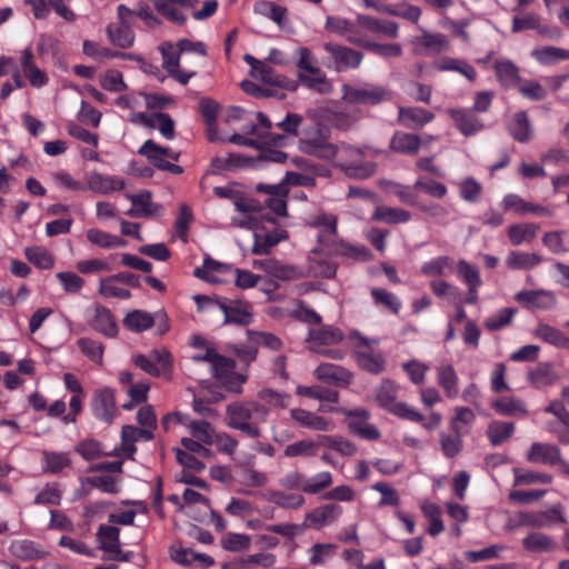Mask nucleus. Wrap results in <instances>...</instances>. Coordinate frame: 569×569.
<instances>
[{
    "label": "nucleus",
    "mask_w": 569,
    "mask_h": 569,
    "mask_svg": "<svg viewBox=\"0 0 569 569\" xmlns=\"http://www.w3.org/2000/svg\"><path fill=\"white\" fill-rule=\"evenodd\" d=\"M435 119V114L421 107H398V124L411 129L419 130Z\"/></svg>",
    "instance_id": "nucleus-22"
},
{
    "label": "nucleus",
    "mask_w": 569,
    "mask_h": 569,
    "mask_svg": "<svg viewBox=\"0 0 569 569\" xmlns=\"http://www.w3.org/2000/svg\"><path fill=\"white\" fill-rule=\"evenodd\" d=\"M296 393L301 397L319 400L321 402L337 403L339 401V392L322 386H298Z\"/></svg>",
    "instance_id": "nucleus-51"
},
{
    "label": "nucleus",
    "mask_w": 569,
    "mask_h": 569,
    "mask_svg": "<svg viewBox=\"0 0 569 569\" xmlns=\"http://www.w3.org/2000/svg\"><path fill=\"white\" fill-rule=\"evenodd\" d=\"M542 262V257L535 252L511 250L508 252L505 263L512 270H531Z\"/></svg>",
    "instance_id": "nucleus-41"
},
{
    "label": "nucleus",
    "mask_w": 569,
    "mask_h": 569,
    "mask_svg": "<svg viewBox=\"0 0 569 569\" xmlns=\"http://www.w3.org/2000/svg\"><path fill=\"white\" fill-rule=\"evenodd\" d=\"M437 382L448 399H456L459 395V377L451 363L437 367Z\"/></svg>",
    "instance_id": "nucleus-32"
},
{
    "label": "nucleus",
    "mask_w": 569,
    "mask_h": 569,
    "mask_svg": "<svg viewBox=\"0 0 569 569\" xmlns=\"http://www.w3.org/2000/svg\"><path fill=\"white\" fill-rule=\"evenodd\" d=\"M343 415L351 419L348 422V429L351 433L366 440H378L380 438L381 433L378 428L368 422L370 413L367 409L346 410Z\"/></svg>",
    "instance_id": "nucleus-19"
},
{
    "label": "nucleus",
    "mask_w": 569,
    "mask_h": 569,
    "mask_svg": "<svg viewBox=\"0 0 569 569\" xmlns=\"http://www.w3.org/2000/svg\"><path fill=\"white\" fill-rule=\"evenodd\" d=\"M372 219L389 224L406 223L411 219V213L401 208L378 207Z\"/></svg>",
    "instance_id": "nucleus-58"
},
{
    "label": "nucleus",
    "mask_w": 569,
    "mask_h": 569,
    "mask_svg": "<svg viewBox=\"0 0 569 569\" xmlns=\"http://www.w3.org/2000/svg\"><path fill=\"white\" fill-rule=\"evenodd\" d=\"M496 413L503 417L525 418L528 416L527 403L515 396H500L491 402Z\"/></svg>",
    "instance_id": "nucleus-30"
},
{
    "label": "nucleus",
    "mask_w": 569,
    "mask_h": 569,
    "mask_svg": "<svg viewBox=\"0 0 569 569\" xmlns=\"http://www.w3.org/2000/svg\"><path fill=\"white\" fill-rule=\"evenodd\" d=\"M310 226L318 229V244L312 250L313 257L310 260L315 263L312 270L316 274L332 278L336 274L337 267L329 261L317 259L318 254L326 257L345 256L352 259L368 260L370 251L365 246H351L340 241L337 237V218L332 214L321 213L310 221Z\"/></svg>",
    "instance_id": "nucleus-1"
},
{
    "label": "nucleus",
    "mask_w": 569,
    "mask_h": 569,
    "mask_svg": "<svg viewBox=\"0 0 569 569\" xmlns=\"http://www.w3.org/2000/svg\"><path fill=\"white\" fill-rule=\"evenodd\" d=\"M109 40L120 48H130L133 44L134 36L128 23L119 22L109 24L107 28Z\"/></svg>",
    "instance_id": "nucleus-55"
},
{
    "label": "nucleus",
    "mask_w": 569,
    "mask_h": 569,
    "mask_svg": "<svg viewBox=\"0 0 569 569\" xmlns=\"http://www.w3.org/2000/svg\"><path fill=\"white\" fill-rule=\"evenodd\" d=\"M253 268L263 270L270 277L279 280H293L301 277V271L288 264H282L278 260L272 258L260 259L253 261Z\"/></svg>",
    "instance_id": "nucleus-28"
},
{
    "label": "nucleus",
    "mask_w": 569,
    "mask_h": 569,
    "mask_svg": "<svg viewBox=\"0 0 569 569\" xmlns=\"http://www.w3.org/2000/svg\"><path fill=\"white\" fill-rule=\"evenodd\" d=\"M84 188L94 193L109 194L124 189L126 182L118 176L102 174L98 171L88 172L84 177Z\"/></svg>",
    "instance_id": "nucleus-21"
},
{
    "label": "nucleus",
    "mask_w": 569,
    "mask_h": 569,
    "mask_svg": "<svg viewBox=\"0 0 569 569\" xmlns=\"http://www.w3.org/2000/svg\"><path fill=\"white\" fill-rule=\"evenodd\" d=\"M258 398L260 400V403L266 406L269 409V411L273 408L284 409L289 407L291 401L290 395L269 388L260 390L258 392Z\"/></svg>",
    "instance_id": "nucleus-62"
},
{
    "label": "nucleus",
    "mask_w": 569,
    "mask_h": 569,
    "mask_svg": "<svg viewBox=\"0 0 569 569\" xmlns=\"http://www.w3.org/2000/svg\"><path fill=\"white\" fill-rule=\"evenodd\" d=\"M416 50L420 53L435 56L448 51L450 43L447 37L442 33H432L423 31L421 36L413 40Z\"/></svg>",
    "instance_id": "nucleus-29"
},
{
    "label": "nucleus",
    "mask_w": 569,
    "mask_h": 569,
    "mask_svg": "<svg viewBox=\"0 0 569 569\" xmlns=\"http://www.w3.org/2000/svg\"><path fill=\"white\" fill-rule=\"evenodd\" d=\"M529 381L536 388L552 386L560 380V375L550 362H541L528 375Z\"/></svg>",
    "instance_id": "nucleus-43"
},
{
    "label": "nucleus",
    "mask_w": 569,
    "mask_h": 569,
    "mask_svg": "<svg viewBox=\"0 0 569 569\" xmlns=\"http://www.w3.org/2000/svg\"><path fill=\"white\" fill-rule=\"evenodd\" d=\"M298 80L306 88L319 93H328L331 91V84L321 69H318V72H299Z\"/></svg>",
    "instance_id": "nucleus-57"
},
{
    "label": "nucleus",
    "mask_w": 569,
    "mask_h": 569,
    "mask_svg": "<svg viewBox=\"0 0 569 569\" xmlns=\"http://www.w3.org/2000/svg\"><path fill=\"white\" fill-rule=\"evenodd\" d=\"M243 131L248 134L254 136V140H258L260 148L262 146L284 147L287 144V137L279 133H272L259 130L257 124H247L243 127Z\"/></svg>",
    "instance_id": "nucleus-60"
},
{
    "label": "nucleus",
    "mask_w": 569,
    "mask_h": 569,
    "mask_svg": "<svg viewBox=\"0 0 569 569\" xmlns=\"http://www.w3.org/2000/svg\"><path fill=\"white\" fill-rule=\"evenodd\" d=\"M161 423L166 430H169L172 423L184 426L192 438L203 442L204 445L213 443V436L216 431L213 427L204 420H193L187 415L172 412L164 416Z\"/></svg>",
    "instance_id": "nucleus-11"
},
{
    "label": "nucleus",
    "mask_w": 569,
    "mask_h": 569,
    "mask_svg": "<svg viewBox=\"0 0 569 569\" xmlns=\"http://www.w3.org/2000/svg\"><path fill=\"white\" fill-rule=\"evenodd\" d=\"M517 519L519 526H527L538 529L568 525L566 508L560 502H557L543 510L519 511Z\"/></svg>",
    "instance_id": "nucleus-7"
},
{
    "label": "nucleus",
    "mask_w": 569,
    "mask_h": 569,
    "mask_svg": "<svg viewBox=\"0 0 569 569\" xmlns=\"http://www.w3.org/2000/svg\"><path fill=\"white\" fill-rule=\"evenodd\" d=\"M229 271H231L229 264L213 260L209 254H206L202 266L196 268L193 274L206 282L219 283L222 281L219 276Z\"/></svg>",
    "instance_id": "nucleus-35"
},
{
    "label": "nucleus",
    "mask_w": 569,
    "mask_h": 569,
    "mask_svg": "<svg viewBox=\"0 0 569 569\" xmlns=\"http://www.w3.org/2000/svg\"><path fill=\"white\" fill-rule=\"evenodd\" d=\"M24 256L34 267L49 270L54 267L53 256L43 247H27Z\"/></svg>",
    "instance_id": "nucleus-63"
},
{
    "label": "nucleus",
    "mask_w": 569,
    "mask_h": 569,
    "mask_svg": "<svg viewBox=\"0 0 569 569\" xmlns=\"http://www.w3.org/2000/svg\"><path fill=\"white\" fill-rule=\"evenodd\" d=\"M252 77L272 87L283 88L287 90H296L297 88V84L293 81L277 74L273 68L264 61H262L259 67L256 68V72L252 74Z\"/></svg>",
    "instance_id": "nucleus-42"
},
{
    "label": "nucleus",
    "mask_w": 569,
    "mask_h": 569,
    "mask_svg": "<svg viewBox=\"0 0 569 569\" xmlns=\"http://www.w3.org/2000/svg\"><path fill=\"white\" fill-rule=\"evenodd\" d=\"M91 410L96 419L110 425L118 412L113 390L108 387L97 389L92 395Z\"/></svg>",
    "instance_id": "nucleus-16"
},
{
    "label": "nucleus",
    "mask_w": 569,
    "mask_h": 569,
    "mask_svg": "<svg viewBox=\"0 0 569 569\" xmlns=\"http://www.w3.org/2000/svg\"><path fill=\"white\" fill-rule=\"evenodd\" d=\"M509 132L519 142H526L531 136V126L529 118L525 111H519L513 114L509 123Z\"/></svg>",
    "instance_id": "nucleus-59"
},
{
    "label": "nucleus",
    "mask_w": 569,
    "mask_h": 569,
    "mask_svg": "<svg viewBox=\"0 0 569 569\" xmlns=\"http://www.w3.org/2000/svg\"><path fill=\"white\" fill-rule=\"evenodd\" d=\"M526 459L531 463L555 466L562 457L559 447L547 442H533L527 451Z\"/></svg>",
    "instance_id": "nucleus-26"
},
{
    "label": "nucleus",
    "mask_w": 569,
    "mask_h": 569,
    "mask_svg": "<svg viewBox=\"0 0 569 569\" xmlns=\"http://www.w3.org/2000/svg\"><path fill=\"white\" fill-rule=\"evenodd\" d=\"M226 416L229 428L239 430L250 438H259L261 429L257 423L251 422V419L266 421L269 409L259 401L233 402L227 406Z\"/></svg>",
    "instance_id": "nucleus-2"
},
{
    "label": "nucleus",
    "mask_w": 569,
    "mask_h": 569,
    "mask_svg": "<svg viewBox=\"0 0 569 569\" xmlns=\"http://www.w3.org/2000/svg\"><path fill=\"white\" fill-rule=\"evenodd\" d=\"M447 112L465 137L475 136L485 128L482 120L471 109H449Z\"/></svg>",
    "instance_id": "nucleus-23"
},
{
    "label": "nucleus",
    "mask_w": 569,
    "mask_h": 569,
    "mask_svg": "<svg viewBox=\"0 0 569 569\" xmlns=\"http://www.w3.org/2000/svg\"><path fill=\"white\" fill-rule=\"evenodd\" d=\"M253 237H254V242L252 246V253L267 254L280 241L287 239L288 233L284 230L274 229L264 234L254 233Z\"/></svg>",
    "instance_id": "nucleus-46"
},
{
    "label": "nucleus",
    "mask_w": 569,
    "mask_h": 569,
    "mask_svg": "<svg viewBox=\"0 0 569 569\" xmlns=\"http://www.w3.org/2000/svg\"><path fill=\"white\" fill-rule=\"evenodd\" d=\"M313 375L318 380L327 383H332L339 387H346L350 385L352 375L350 371L333 363H321L319 365Z\"/></svg>",
    "instance_id": "nucleus-31"
},
{
    "label": "nucleus",
    "mask_w": 569,
    "mask_h": 569,
    "mask_svg": "<svg viewBox=\"0 0 569 569\" xmlns=\"http://www.w3.org/2000/svg\"><path fill=\"white\" fill-rule=\"evenodd\" d=\"M522 547L530 552H551L556 550V541L540 531H532L522 539Z\"/></svg>",
    "instance_id": "nucleus-48"
},
{
    "label": "nucleus",
    "mask_w": 569,
    "mask_h": 569,
    "mask_svg": "<svg viewBox=\"0 0 569 569\" xmlns=\"http://www.w3.org/2000/svg\"><path fill=\"white\" fill-rule=\"evenodd\" d=\"M342 99L348 103L376 106L390 100L391 93L386 87L373 83L343 84Z\"/></svg>",
    "instance_id": "nucleus-9"
},
{
    "label": "nucleus",
    "mask_w": 569,
    "mask_h": 569,
    "mask_svg": "<svg viewBox=\"0 0 569 569\" xmlns=\"http://www.w3.org/2000/svg\"><path fill=\"white\" fill-rule=\"evenodd\" d=\"M516 300L528 309H542L548 310L556 306L557 298L552 291L538 289V290H521L516 293Z\"/></svg>",
    "instance_id": "nucleus-25"
},
{
    "label": "nucleus",
    "mask_w": 569,
    "mask_h": 569,
    "mask_svg": "<svg viewBox=\"0 0 569 569\" xmlns=\"http://www.w3.org/2000/svg\"><path fill=\"white\" fill-rule=\"evenodd\" d=\"M323 49L332 60L328 67H333L338 72L358 68L363 58L360 51L331 42H326Z\"/></svg>",
    "instance_id": "nucleus-17"
},
{
    "label": "nucleus",
    "mask_w": 569,
    "mask_h": 569,
    "mask_svg": "<svg viewBox=\"0 0 569 569\" xmlns=\"http://www.w3.org/2000/svg\"><path fill=\"white\" fill-rule=\"evenodd\" d=\"M531 56L541 64L549 66L569 60V50L557 47H542L532 50Z\"/></svg>",
    "instance_id": "nucleus-61"
},
{
    "label": "nucleus",
    "mask_w": 569,
    "mask_h": 569,
    "mask_svg": "<svg viewBox=\"0 0 569 569\" xmlns=\"http://www.w3.org/2000/svg\"><path fill=\"white\" fill-rule=\"evenodd\" d=\"M363 151L348 144L335 146L333 158L336 167L340 168L347 176L357 179H365L373 174L376 164L372 162L362 163L360 160Z\"/></svg>",
    "instance_id": "nucleus-5"
},
{
    "label": "nucleus",
    "mask_w": 569,
    "mask_h": 569,
    "mask_svg": "<svg viewBox=\"0 0 569 569\" xmlns=\"http://www.w3.org/2000/svg\"><path fill=\"white\" fill-rule=\"evenodd\" d=\"M515 432V423L493 420L488 425L487 437L492 446H499Z\"/></svg>",
    "instance_id": "nucleus-56"
},
{
    "label": "nucleus",
    "mask_w": 569,
    "mask_h": 569,
    "mask_svg": "<svg viewBox=\"0 0 569 569\" xmlns=\"http://www.w3.org/2000/svg\"><path fill=\"white\" fill-rule=\"evenodd\" d=\"M217 359L212 361L211 372L221 383L230 385L229 388L236 392H240V386L246 381V377L242 375L234 373V361L217 355Z\"/></svg>",
    "instance_id": "nucleus-20"
},
{
    "label": "nucleus",
    "mask_w": 569,
    "mask_h": 569,
    "mask_svg": "<svg viewBox=\"0 0 569 569\" xmlns=\"http://www.w3.org/2000/svg\"><path fill=\"white\" fill-rule=\"evenodd\" d=\"M133 363L146 373L159 377L171 370V355L166 349H153L149 355H134Z\"/></svg>",
    "instance_id": "nucleus-13"
},
{
    "label": "nucleus",
    "mask_w": 569,
    "mask_h": 569,
    "mask_svg": "<svg viewBox=\"0 0 569 569\" xmlns=\"http://www.w3.org/2000/svg\"><path fill=\"white\" fill-rule=\"evenodd\" d=\"M127 198L132 204L127 212V214L131 217H152L161 209L159 204H154L151 201V193L149 191H141L137 194H127Z\"/></svg>",
    "instance_id": "nucleus-37"
},
{
    "label": "nucleus",
    "mask_w": 569,
    "mask_h": 569,
    "mask_svg": "<svg viewBox=\"0 0 569 569\" xmlns=\"http://www.w3.org/2000/svg\"><path fill=\"white\" fill-rule=\"evenodd\" d=\"M289 416L298 428L318 432H330L335 429V423L331 419L303 408H291Z\"/></svg>",
    "instance_id": "nucleus-18"
},
{
    "label": "nucleus",
    "mask_w": 569,
    "mask_h": 569,
    "mask_svg": "<svg viewBox=\"0 0 569 569\" xmlns=\"http://www.w3.org/2000/svg\"><path fill=\"white\" fill-rule=\"evenodd\" d=\"M197 309L210 316L221 315L223 325H249L252 321L251 306L243 301L226 298L212 299L207 296H194Z\"/></svg>",
    "instance_id": "nucleus-3"
},
{
    "label": "nucleus",
    "mask_w": 569,
    "mask_h": 569,
    "mask_svg": "<svg viewBox=\"0 0 569 569\" xmlns=\"http://www.w3.org/2000/svg\"><path fill=\"white\" fill-rule=\"evenodd\" d=\"M123 325L131 331L141 332L154 325V317L147 311L136 309L126 315Z\"/></svg>",
    "instance_id": "nucleus-54"
},
{
    "label": "nucleus",
    "mask_w": 569,
    "mask_h": 569,
    "mask_svg": "<svg viewBox=\"0 0 569 569\" xmlns=\"http://www.w3.org/2000/svg\"><path fill=\"white\" fill-rule=\"evenodd\" d=\"M341 513L342 508L337 503L322 505L306 515L305 523L307 527L321 529L337 521Z\"/></svg>",
    "instance_id": "nucleus-27"
},
{
    "label": "nucleus",
    "mask_w": 569,
    "mask_h": 569,
    "mask_svg": "<svg viewBox=\"0 0 569 569\" xmlns=\"http://www.w3.org/2000/svg\"><path fill=\"white\" fill-rule=\"evenodd\" d=\"M359 31L362 37V47H367L369 36H385L392 39L398 38L399 26L391 20H381L368 14H359Z\"/></svg>",
    "instance_id": "nucleus-15"
},
{
    "label": "nucleus",
    "mask_w": 569,
    "mask_h": 569,
    "mask_svg": "<svg viewBox=\"0 0 569 569\" xmlns=\"http://www.w3.org/2000/svg\"><path fill=\"white\" fill-rule=\"evenodd\" d=\"M545 412L551 413L562 423L563 429H557L549 426V429L557 433L559 441L569 445V411L565 408L563 402L559 400L551 401L545 409Z\"/></svg>",
    "instance_id": "nucleus-44"
},
{
    "label": "nucleus",
    "mask_w": 569,
    "mask_h": 569,
    "mask_svg": "<svg viewBox=\"0 0 569 569\" xmlns=\"http://www.w3.org/2000/svg\"><path fill=\"white\" fill-rule=\"evenodd\" d=\"M320 445H322L321 440L301 439L286 446L283 456L287 458H312L318 455Z\"/></svg>",
    "instance_id": "nucleus-47"
},
{
    "label": "nucleus",
    "mask_w": 569,
    "mask_h": 569,
    "mask_svg": "<svg viewBox=\"0 0 569 569\" xmlns=\"http://www.w3.org/2000/svg\"><path fill=\"white\" fill-rule=\"evenodd\" d=\"M421 146L419 136L403 131H396L390 139L389 147L392 151L402 154H416Z\"/></svg>",
    "instance_id": "nucleus-40"
},
{
    "label": "nucleus",
    "mask_w": 569,
    "mask_h": 569,
    "mask_svg": "<svg viewBox=\"0 0 569 569\" xmlns=\"http://www.w3.org/2000/svg\"><path fill=\"white\" fill-rule=\"evenodd\" d=\"M539 229V224L532 222L515 223L508 227L507 234L512 246L529 244L536 239Z\"/></svg>",
    "instance_id": "nucleus-45"
},
{
    "label": "nucleus",
    "mask_w": 569,
    "mask_h": 569,
    "mask_svg": "<svg viewBox=\"0 0 569 569\" xmlns=\"http://www.w3.org/2000/svg\"><path fill=\"white\" fill-rule=\"evenodd\" d=\"M439 442L442 455L448 459L457 457L463 449L462 433L460 432L452 435L440 432Z\"/></svg>",
    "instance_id": "nucleus-64"
},
{
    "label": "nucleus",
    "mask_w": 569,
    "mask_h": 569,
    "mask_svg": "<svg viewBox=\"0 0 569 569\" xmlns=\"http://www.w3.org/2000/svg\"><path fill=\"white\" fill-rule=\"evenodd\" d=\"M86 236L88 241L102 249L122 248L127 244L122 238L96 228L87 230Z\"/></svg>",
    "instance_id": "nucleus-50"
},
{
    "label": "nucleus",
    "mask_w": 569,
    "mask_h": 569,
    "mask_svg": "<svg viewBox=\"0 0 569 569\" xmlns=\"http://www.w3.org/2000/svg\"><path fill=\"white\" fill-rule=\"evenodd\" d=\"M352 343V357L358 367L369 373L380 375L386 370V356L376 351L380 340L378 338H367L358 331L349 335Z\"/></svg>",
    "instance_id": "nucleus-4"
},
{
    "label": "nucleus",
    "mask_w": 569,
    "mask_h": 569,
    "mask_svg": "<svg viewBox=\"0 0 569 569\" xmlns=\"http://www.w3.org/2000/svg\"><path fill=\"white\" fill-rule=\"evenodd\" d=\"M139 154L146 157L156 168L173 174L182 173V167L171 163L168 159L178 161L180 152L170 148L157 144L153 140H147L138 150Z\"/></svg>",
    "instance_id": "nucleus-10"
},
{
    "label": "nucleus",
    "mask_w": 569,
    "mask_h": 569,
    "mask_svg": "<svg viewBox=\"0 0 569 569\" xmlns=\"http://www.w3.org/2000/svg\"><path fill=\"white\" fill-rule=\"evenodd\" d=\"M493 68L497 79L503 88L515 87L519 82V70L510 60H498Z\"/></svg>",
    "instance_id": "nucleus-52"
},
{
    "label": "nucleus",
    "mask_w": 569,
    "mask_h": 569,
    "mask_svg": "<svg viewBox=\"0 0 569 569\" xmlns=\"http://www.w3.org/2000/svg\"><path fill=\"white\" fill-rule=\"evenodd\" d=\"M21 66L24 76L30 81L31 86L41 88L49 81L44 71L38 68L33 61V52L31 47H27L21 54Z\"/></svg>",
    "instance_id": "nucleus-39"
},
{
    "label": "nucleus",
    "mask_w": 569,
    "mask_h": 569,
    "mask_svg": "<svg viewBox=\"0 0 569 569\" xmlns=\"http://www.w3.org/2000/svg\"><path fill=\"white\" fill-rule=\"evenodd\" d=\"M99 547L108 556L107 559L114 561H130L132 551L123 552L120 547V530L113 526H100L97 532Z\"/></svg>",
    "instance_id": "nucleus-14"
},
{
    "label": "nucleus",
    "mask_w": 569,
    "mask_h": 569,
    "mask_svg": "<svg viewBox=\"0 0 569 569\" xmlns=\"http://www.w3.org/2000/svg\"><path fill=\"white\" fill-rule=\"evenodd\" d=\"M343 339L342 332L333 327H322L320 329H312L308 333L307 341L310 350L317 353L326 355L333 359H342L343 353L338 350H325L322 347L337 345Z\"/></svg>",
    "instance_id": "nucleus-12"
},
{
    "label": "nucleus",
    "mask_w": 569,
    "mask_h": 569,
    "mask_svg": "<svg viewBox=\"0 0 569 569\" xmlns=\"http://www.w3.org/2000/svg\"><path fill=\"white\" fill-rule=\"evenodd\" d=\"M359 14L355 20H348L341 17H328L326 29L353 44H362V37L359 31Z\"/></svg>",
    "instance_id": "nucleus-24"
},
{
    "label": "nucleus",
    "mask_w": 569,
    "mask_h": 569,
    "mask_svg": "<svg viewBox=\"0 0 569 569\" xmlns=\"http://www.w3.org/2000/svg\"><path fill=\"white\" fill-rule=\"evenodd\" d=\"M91 327L106 337L113 338L118 333V325L110 309L101 305L94 307Z\"/></svg>",
    "instance_id": "nucleus-33"
},
{
    "label": "nucleus",
    "mask_w": 569,
    "mask_h": 569,
    "mask_svg": "<svg viewBox=\"0 0 569 569\" xmlns=\"http://www.w3.org/2000/svg\"><path fill=\"white\" fill-rule=\"evenodd\" d=\"M433 68L440 72H458L459 74L463 76L471 82H473L477 79L476 69L463 59L442 57L433 62Z\"/></svg>",
    "instance_id": "nucleus-36"
},
{
    "label": "nucleus",
    "mask_w": 569,
    "mask_h": 569,
    "mask_svg": "<svg viewBox=\"0 0 569 569\" xmlns=\"http://www.w3.org/2000/svg\"><path fill=\"white\" fill-rule=\"evenodd\" d=\"M299 150L319 158L330 160L333 158L335 144L328 141L327 130L319 124L305 128L299 139Z\"/></svg>",
    "instance_id": "nucleus-8"
},
{
    "label": "nucleus",
    "mask_w": 569,
    "mask_h": 569,
    "mask_svg": "<svg viewBox=\"0 0 569 569\" xmlns=\"http://www.w3.org/2000/svg\"><path fill=\"white\" fill-rule=\"evenodd\" d=\"M533 335L552 347L569 350V336L551 325L539 322Z\"/></svg>",
    "instance_id": "nucleus-38"
},
{
    "label": "nucleus",
    "mask_w": 569,
    "mask_h": 569,
    "mask_svg": "<svg viewBox=\"0 0 569 569\" xmlns=\"http://www.w3.org/2000/svg\"><path fill=\"white\" fill-rule=\"evenodd\" d=\"M10 553L23 561L39 560L46 557V550L37 542L28 539L13 540L9 546Z\"/></svg>",
    "instance_id": "nucleus-34"
},
{
    "label": "nucleus",
    "mask_w": 569,
    "mask_h": 569,
    "mask_svg": "<svg viewBox=\"0 0 569 569\" xmlns=\"http://www.w3.org/2000/svg\"><path fill=\"white\" fill-rule=\"evenodd\" d=\"M42 470L46 473L56 475L71 465L69 453L44 450L42 452Z\"/></svg>",
    "instance_id": "nucleus-53"
},
{
    "label": "nucleus",
    "mask_w": 569,
    "mask_h": 569,
    "mask_svg": "<svg viewBox=\"0 0 569 569\" xmlns=\"http://www.w3.org/2000/svg\"><path fill=\"white\" fill-rule=\"evenodd\" d=\"M266 500L283 509H299L305 503V497L300 493H289L281 490H268Z\"/></svg>",
    "instance_id": "nucleus-49"
},
{
    "label": "nucleus",
    "mask_w": 569,
    "mask_h": 569,
    "mask_svg": "<svg viewBox=\"0 0 569 569\" xmlns=\"http://www.w3.org/2000/svg\"><path fill=\"white\" fill-rule=\"evenodd\" d=\"M398 386L391 380H383L376 391V400L390 413L409 421H422L420 413L412 406L397 401Z\"/></svg>",
    "instance_id": "nucleus-6"
}]
</instances>
